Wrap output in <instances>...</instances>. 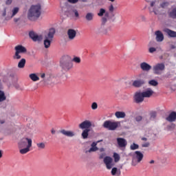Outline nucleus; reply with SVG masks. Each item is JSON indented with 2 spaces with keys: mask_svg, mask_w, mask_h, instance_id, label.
Returning <instances> with one entry per match:
<instances>
[{
  "mask_svg": "<svg viewBox=\"0 0 176 176\" xmlns=\"http://www.w3.org/2000/svg\"><path fill=\"white\" fill-rule=\"evenodd\" d=\"M170 6V2L168 1H162L161 3L156 1H150V6L148 7V10L150 13H154L155 16H158L159 14H162L160 12V9H167L168 7Z\"/></svg>",
  "mask_w": 176,
  "mask_h": 176,
  "instance_id": "f257e3e1",
  "label": "nucleus"
},
{
  "mask_svg": "<svg viewBox=\"0 0 176 176\" xmlns=\"http://www.w3.org/2000/svg\"><path fill=\"white\" fill-rule=\"evenodd\" d=\"M41 10L42 7L40 4L32 6L29 10L28 16L30 20H36L41 17Z\"/></svg>",
  "mask_w": 176,
  "mask_h": 176,
  "instance_id": "f03ea898",
  "label": "nucleus"
},
{
  "mask_svg": "<svg viewBox=\"0 0 176 176\" xmlns=\"http://www.w3.org/2000/svg\"><path fill=\"white\" fill-rule=\"evenodd\" d=\"M60 67L64 71H69V69L74 67L72 58L68 55L63 56L60 59Z\"/></svg>",
  "mask_w": 176,
  "mask_h": 176,
  "instance_id": "7ed1b4c3",
  "label": "nucleus"
},
{
  "mask_svg": "<svg viewBox=\"0 0 176 176\" xmlns=\"http://www.w3.org/2000/svg\"><path fill=\"white\" fill-rule=\"evenodd\" d=\"M54 34H56V29L52 28L49 30L48 33L44 36V46L45 49H49L52 42H53V38H54Z\"/></svg>",
  "mask_w": 176,
  "mask_h": 176,
  "instance_id": "20e7f679",
  "label": "nucleus"
},
{
  "mask_svg": "<svg viewBox=\"0 0 176 176\" xmlns=\"http://www.w3.org/2000/svg\"><path fill=\"white\" fill-rule=\"evenodd\" d=\"M144 159V154L141 153V151H135V153L132 155V162L131 165L133 166V167H135L138 163H141L142 162V160Z\"/></svg>",
  "mask_w": 176,
  "mask_h": 176,
  "instance_id": "39448f33",
  "label": "nucleus"
},
{
  "mask_svg": "<svg viewBox=\"0 0 176 176\" xmlns=\"http://www.w3.org/2000/svg\"><path fill=\"white\" fill-rule=\"evenodd\" d=\"M15 54L13 56L14 60H20L21 58V54L27 53V48L21 45H16L14 47Z\"/></svg>",
  "mask_w": 176,
  "mask_h": 176,
  "instance_id": "423d86ee",
  "label": "nucleus"
},
{
  "mask_svg": "<svg viewBox=\"0 0 176 176\" xmlns=\"http://www.w3.org/2000/svg\"><path fill=\"white\" fill-rule=\"evenodd\" d=\"M65 14L67 17L70 19H79V12L74 7H68L67 10L65 12Z\"/></svg>",
  "mask_w": 176,
  "mask_h": 176,
  "instance_id": "0eeeda50",
  "label": "nucleus"
},
{
  "mask_svg": "<svg viewBox=\"0 0 176 176\" xmlns=\"http://www.w3.org/2000/svg\"><path fill=\"white\" fill-rule=\"evenodd\" d=\"M119 124H120V122H113L112 120H106L103 123V127L104 129H107V130L113 131L116 130L117 127H119Z\"/></svg>",
  "mask_w": 176,
  "mask_h": 176,
  "instance_id": "6e6552de",
  "label": "nucleus"
},
{
  "mask_svg": "<svg viewBox=\"0 0 176 176\" xmlns=\"http://www.w3.org/2000/svg\"><path fill=\"white\" fill-rule=\"evenodd\" d=\"M18 146L19 149L25 147L31 148L32 146V139L27 137L23 138L18 143Z\"/></svg>",
  "mask_w": 176,
  "mask_h": 176,
  "instance_id": "1a4fd4ad",
  "label": "nucleus"
},
{
  "mask_svg": "<svg viewBox=\"0 0 176 176\" xmlns=\"http://www.w3.org/2000/svg\"><path fill=\"white\" fill-rule=\"evenodd\" d=\"M164 69H166V65H164V63H157L153 67V71L155 75H162Z\"/></svg>",
  "mask_w": 176,
  "mask_h": 176,
  "instance_id": "9d476101",
  "label": "nucleus"
},
{
  "mask_svg": "<svg viewBox=\"0 0 176 176\" xmlns=\"http://www.w3.org/2000/svg\"><path fill=\"white\" fill-rule=\"evenodd\" d=\"M103 163L105 164L107 170H111L115 166V162H113V159L110 156H106L103 160Z\"/></svg>",
  "mask_w": 176,
  "mask_h": 176,
  "instance_id": "9b49d317",
  "label": "nucleus"
},
{
  "mask_svg": "<svg viewBox=\"0 0 176 176\" xmlns=\"http://www.w3.org/2000/svg\"><path fill=\"white\" fill-rule=\"evenodd\" d=\"M144 98H145L141 91L135 92L133 96V100L136 104H141V102H144Z\"/></svg>",
  "mask_w": 176,
  "mask_h": 176,
  "instance_id": "f8f14e48",
  "label": "nucleus"
},
{
  "mask_svg": "<svg viewBox=\"0 0 176 176\" xmlns=\"http://www.w3.org/2000/svg\"><path fill=\"white\" fill-rule=\"evenodd\" d=\"M79 129L81 130H86L91 127V122L90 120H85L78 125Z\"/></svg>",
  "mask_w": 176,
  "mask_h": 176,
  "instance_id": "ddd939ff",
  "label": "nucleus"
},
{
  "mask_svg": "<svg viewBox=\"0 0 176 176\" xmlns=\"http://www.w3.org/2000/svg\"><path fill=\"white\" fill-rule=\"evenodd\" d=\"M144 98H151L155 94V91L151 88H147L145 91L142 92Z\"/></svg>",
  "mask_w": 176,
  "mask_h": 176,
  "instance_id": "4468645a",
  "label": "nucleus"
},
{
  "mask_svg": "<svg viewBox=\"0 0 176 176\" xmlns=\"http://www.w3.org/2000/svg\"><path fill=\"white\" fill-rule=\"evenodd\" d=\"M155 39L157 42H163L164 41V35L160 30H157L155 32Z\"/></svg>",
  "mask_w": 176,
  "mask_h": 176,
  "instance_id": "2eb2a0df",
  "label": "nucleus"
},
{
  "mask_svg": "<svg viewBox=\"0 0 176 176\" xmlns=\"http://www.w3.org/2000/svg\"><path fill=\"white\" fill-rule=\"evenodd\" d=\"M29 36L34 41V42L42 41V36L38 35L36 33L34 32H30L29 33Z\"/></svg>",
  "mask_w": 176,
  "mask_h": 176,
  "instance_id": "dca6fc26",
  "label": "nucleus"
},
{
  "mask_svg": "<svg viewBox=\"0 0 176 176\" xmlns=\"http://www.w3.org/2000/svg\"><path fill=\"white\" fill-rule=\"evenodd\" d=\"M117 142L120 148H126L127 146V140L123 138H117Z\"/></svg>",
  "mask_w": 176,
  "mask_h": 176,
  "instance_id": "f3484780",
  "label": "nucleus"
},
{
  "mask_svg": "<svg viewBox=\"0 0 176 176\" xmlns=\"http://www.w3.org/2000/svg\"><path fill=\"white\" fill-rule=\"evenodd\" d=\"M67 36L70 41H74L76 38V31L74 29H69L67 30Z\"/></svg>",
  "mask_w": 176,
  "mask_h": 176,
  "instance_id": "a211bd4d",
  "label": "nucleus"
},
{
  "mask_svg": "<svg viewBox=\"0 0 176 176\" xmlns=\"http://www.w3.org/2000/svg\"><path fill=\"white\" fill-rule=\"evenodd\" d=\"M140 68L142 71H144L146 72H149L151 69H152V66L151 65L146 63V62H143L140 63Z\"/></svg>",
  "mask_w": 176,
  "mask_h": 176,
  "instance_id": "6ab92c4d",
  "label": "nucleus"
},
{
  "mask_svg": "<svg viewBox=\"0 0 176 176\" xmlns=\"http://www.w3.org/2000/svg\"><path fill=\"white\" fill-rule=\"evenodd\" d=\"M60 133L63 134V135H65V137H75V133L72 131L62 129L60 131Z\"/></svg>",
  "mask_w": 176,
  "mask_h": 176,
  "instance_id": "aec40b11",
  "label": "nucleus"
},
{
  "mask_svg": "<svg viewBox=\"0 0 176 176\" xmlns=\"http://www.w3.org/2000/svg\"><path fill=\"white\" fill-rule=\"evenodd\" d=\"M164 32L169 36V38H176V32L174 30H171L168 28H165L163 30Z\"/></svg>",
  "mask_w": 176,
  "mask_h": 176,
  "instance_id": "412c9836",
  "label": "nucleus"
},
{
  "mask_svg": "<svg viewBox=\"0 0 176 176\" xmlns=\"http://www.w3.org/2000/svg\"><path fill=\"white\" fill-rule=\"evenodd\" d=\"M143 85H145V81H144V80H136L132 83L133 87H141Z\"/></svg>",
  "mask_w": 176,
  "mask_h": 176,
  "instance_id": "4be33fe9",
  "label": "nucleus"
},
{
  "mask_svg": "<svg viewBox=\"0 0 176 176\" xmlns=\"http://www.w3.org/2000/svg\"><path fill=\"white\" fill-rule=\"evenodd\" d=\"M168 122H175L176 120V112H171L169 116L166 118Z\"/></svg>",
  "mask_w": 176,
  "mask_h": 176,
  "instance_id": "5701e85b",
  "label": "nucleus"
},
{
  "mask_svg": "<svg viewBox=\"0 0 176 176\" xmlns=\"http://www.w3.org/2000/svg\"><path fill=\"white\" fill-rule=\"evenodd\" d=\"M36 147L38 151H43L46 149V142H39L36 143Z\"/></svg>",
  "mask_w": 176,
  "mask_h": 176,
  "instance_id": "b1692460",
  "label": "nucleus"
},
{
  "mask_svg": "<svg viewBox=\"0 0 176 176\" xmlns=\"http://www.w3.org/2000/svg\"><path fill=\"white\" fill-rule=\"evenodd\" d=\"M85 19L86 21H93V20H94V13L87 12L85 14Z\"/></svg>",
  "mask_w": 176,
  "mask_h": 176,
  "instance_id": "393cba45",
  "label": "nucleus"
},
{
  "mask_svg": "<svg viewBox=\"0 0 176 176\" xmlns=\"http://www.w3.org/2000/svg\"><path fill=\"white\" fill-rule=\"evenodd\" d=\"M122 174L120 169H118V168H113L111 169V175L113 176H120Z\"/></svg>",
  "mask_w": 176,
  "mask_h": 176,
  "instance_id": "a878e982",
  "label": "nucleus"
},
{
  "mask_svg": "<svg viewBox=\"0 0 176 176\" xmlns=\"http://www.w3.org/2000/svg\"><path fill=\"white\" fill-rule=\"evenodd\" d=\"M89 133H90V129H84L81 133V137L83 140H86L89 138Z\"/></svg>",
  "mask_w": 176,
  "mask_h": 176,
  "instance_id": "bb28decb",
  "label": "nucleus"
},
{
  "mask_svg": "<svg viewBox=\"0 0 176 176\" xmlns=\"http://www.w3.org/2000/svg\"><path fill=\"white\" fill-rule=\"evenodd\" d=\"M115 116L118 119H123L126 118V113H124V111H117L115 113Z\"/></svg>",
  "mask_w": 176,
  "mask_h": 176,
  "instance_id": "cd10ccee",
  "label": "nucleus"
},
{
  "mask_svg": "<svg viewBox=\"0 0 176 176\" xmlns=\"http://www.w3.org/2000/svg\"><path fill=\"white\" fill-rule=\"evenodd\" d=\"M25 58H21L18 63V68H24L25 67Z\"/></svg>",
  "mask_w": 176,
  "mask_h": 176,
  "instance_id": "c85d7f7f",
  "label": "nucleus"
},
{
  "mask_svg": "<svg viewBox=\"0 0 176 176\" xmlns=\"http://www.w3.org/2000/svg\"><path fill=\"white\" fill-rule=\"evenodd\" d=\"M31 147H23L22 148H20L19 152L21 155H25V153H28L30 152V148Z\"/></svg>",
  "mask_w": 176,
  "mask_h": 176,
  "instance_id": "c756f323",
  "label": "nucleus"
},
{
  "mask_svg": "<svg viewBox=\"0 0 176 176\" xmlns=\"http://www.w3.org/2000/svg\"><path fill=\"white\" fill-rule=\"evenodd\" d=\"M169 17L171 19H176V7L172 9V10L168 13Z\"/></svg>",
  "mask_w": 176,
  "mask_h": 176,
  "instance_id": "7c9ffc66",
  "label": "nucleus"
},
{
  "mask_svg": "<svg viewBox=\"0 0 176 176\" xmlns=\"http://www.w3.org/2000/svg\"><path fill=\"white\" fill-rule=\"evenodd\" d=\"M3 101H6V95L3 91L0 90V102H3Z\"/></svg>",
  "mask_w": 176,
  "mask_h": 176,
  "instance_id": "2f4dec72",
  "label": "nucleus"
},
{
  "mask_svg": "<svg viewBox=\"0 0 176 176\" xmlns=\"http://www.w3.org/2000/svg\"><path fill=\"white\" fill-rule=\"evenodd\" d=\"M29 77L33 80V82H36L37 80H39V77L36 76V74H30Z\"/></svg>",
  "mask_w": 176,
  "mask_h": 176,
  "instance_id": "473e14b6",
  "label": "nucleus"
},
{
  "mask_svg": "<svg viewBox=\"0 0 176 176\" xmlns=\"http://www.w3.org/2000/svg\"><path fill=\"white\" fill-rule=\"evenodd\" d=\"M156 116H157V113L156 111H151L150 113L151 120H155V119H156Z\"/></svg>",
  "mask_w": 176,
  "mask_h": 176,
  "instance_id": "72a5a7b5",
  "label": "nucleus"
},
{
  "mask_svg": "<svg viewBox=\"0 0 176 176\" xmlns=\"http://www.w3.org/2000/svg\"><path fill=\"white\" fill-rule=\"evenodd\" d=\"M113 157H114V162L116 163H118V162H119L120 160V155H119V154L114 153H113Z\"/></svg>",
  "mask_w": 176,
  "mask_h": 176,
  "instance_id": "f704fd0d",
  "label": "nucleus"
},
{
  "mask_svg": "<svg viewBox=\"0 0 176 176\" xmlns=\"http://www.w3.org/2000/svg\"><path fill=\"white\" fill-rule=\"evenodd\" d=\"M138 148H140V146L135 143H133L131 146H130V149L131 151H135V149H138Z\"/></svg>",
  "mask_w": 176,
  "mask_h": 176,
  "instance_id": "c9c22d12",
  "label": "nucleus"
},
{
  "mask_svg": "<svg viewBox=\"0 0 176 176\" xmlns=\"http://www.w3.org/2000/svg\"><path fill=\"white\" fill-rule=\"evenodd\" d=\"M105 9L100 8L99 12L98 13V16H99V17H102V16L105 14Z\"/></svg>",
  "mask_w": 176,
  "mask_h": 176,
  "instance_id": "e433bc0d",
  "label": "nucleus"
},
{
  "mask_svg": "<svg viewBox=\"0 0 176 176\" xmlns=\"http://www.w3.org/2000/svg\"><path fill=\"white\" fill-rule=\"evenodd\" d=\"M19 8L17 7L14 8V9L12 10V14L11 17H14V16H16V14L19 13Z\"/></svg>",
  "mask_w": 176,
  "mask_h": 176,
  "instance_id": "4c0bfd02",
  "label": "nucleus"
},
{
  "mask_svg": "<svg viewBox=\"0 0 176 176\" xmlns=\"http://www.w3.org/2000/svg\"><path fill=\"white\" fill-rule=\"evenodd\" d=\"M148 84H150L151 86H157L159 85V82L155 80H151L148 81Z\"/></svg>",
  "mask_w": 176,
  "mask_h": 176,
  "instance_id": "58836bf2",
  "label": "nucleus"
},
{
  "mask_svg": "<svg viewBox=\"0 0 176 176\" xmlns=\"http://www.w3.org/2000/svg\"><path fill=\"white\" fill-rule=\"evenodd\" d=\"M105 157H107V153H100V154H99V159H100V160H102V159H103V160H104V159H105Z\"/></svg>",
  "mask_w": 176,
  "mask_h": 176,
  "instance_id": "ea45409f",
  "label": "nucleus"
},
{
  "mask_svg": "<svg viewBox=\"0 0 176 176\" xmlns=\"http://www.w3.org/2000/svg\"><path fill=\"white\" fill-rule=\"evenodd\" d=\"M98 151V147H91L88 151L89 153H91V152H97Z\"/></svg>",
  "mask_w": 176,
  "mask_h": 176,
  "instance_id": "a19ab883",
  "label": "nucleus"
},
{
  "mask_svg": "<svg viewBox=\"0 0 176 176\" xmlns=\"http://www.w3.org/2000/svg\"><path fill=\"white\" fill-rule=\"evenodd\" d=\"M112 31V28L111 26L108 27L106 30H104L103 31V34H104V35L108 34V32Z\"/></svg>",
  "mask_w": 176,
  "mask_h": 176,
  "instance_id": "79ce46f5",
  "label": "nucleus"
},
{
  "mask_svg": "<svg viewBox=\"0 0 176 176\" xmlns=\"http://www.w3.org/2000/svg\"><path fill=\"white\" fill-rule=\"evenodd\" d=\"M98 108V104H97V102H94L91 104V109L96 110Z\"/></svg>",
  "mask_w": 176,
  "mask_h": 176,
  "instance_id": "37998d69",
  "label": "nucleus"
},
{
  "mask_svg": "<svg viewBox=\"0 0 176 176\" xmlns=\"http://www.w3.org/2000/svg\"><path fill=\"white\" fill-rule=\"evenodd\" d=\"M72 61H74V63H77V64H79L80 63V58H79V57H74L72 59Z\"/></svg>",
  "mask_w": 176,
  "mask_h": 176,
  "instance_id": "c03bdc74",
  "label": "nucleus"
},
{
  "mask_svg": "<svg viewBox=\"0 0 176 176\" xmlns=\"http://www.w3.org/2000/svg\"><path fill=\"white\" fill-rule=\"evenodd\" d=\"M174 127H175V125L171 124V125H168L166 129H167L168 131H171V130H173L174 129Z\"/></svg>",
  "mask_w": 176,
  "mask_h": 176,
  "instance_id": "a18cd8bd",
  "label": "nucleus"
},
{
  "mask_svg": "<svg viewBox=\"0 0 176 176\" xmlns=\"http://www.w3.org/2000/svg\"><path fill=\"white\" fill-rule=\"evenodd\" d=\"M67 2H69V3H78L79 2V0H67Z\"/></svg>",
  "mask_w": 176,
  "mask_h": 176,
  "instance_id": "49530a36",
  "label": "nucleus"
},
{
  "mask_svg": "<svg viewBox=\"0 0 176 176\" xmlns=\"http://www.w3.org/2000/svg\"><path fill=\"white\" fill-rule=\"evenodd\" d=\"M149 53H155L156 52V48L151 47L148 49Z\"/></svg>",
  "mask_w": 176,
  "mask_h": 176,
  "instance_id": "de8ad7c7",
  "label": "nucleus"
},
{
  "mask_svg": "<svg viewBox=\"0 0 176 176\" xmlns=\"http://www.w3.org/2000/svg\"><path fill=\"white\" fill-rule=\"evenodd\" d=\"M113 10H115V8L113 7V5H111L109 7V11L111 12V13H113Z\"/></svg>",
  "mask_w": 176,
  "mask_h": 176,
  "instance_id": "09e8293b",
  "label": "nucleus"
},
{
  "mask_svg": "<svg viewBox=\"0 0 176 176\" xmlns=\"http://www.w3.org/2000/svg\"><path fill=\"white\" fill-rule=\"evenodd\" d=\"M98 142H100V141H98L97 142H94L91 144V146L92 148H98V147H97V144H98Z\"/></svg>",
  "mask_w": 176,
  "mask_h": 176,
  "instance_id": "8fccbe9b",
  "label": "nucleus"
},
{
  "mask_svg": "<svg viewBox=\"0 0 176 176\" xmlns=\"http://www.w3.org/2000/svg\"><path fill=\"white\" fill-rule=\"evenodd\" d=\"M136 122H141L142 120V116H139L135 118Z\"/></svg>",
  "mask_w": 176,
  "mask_h": 176,
  "instance_id": "3c124183",
  "label": "nucleus"
},
{
  "mask_svg": "<svg viewBox=\"0 0 176 176\" xmlns=\"http://www.w3.org/2000/svg\"><path fill=\"white\" fill-rule=\"evenodd\" d=\"M149 142H146L142 145V148H148L149 146Z\"/></svg>",
  "mask_w": 176,
  "mask_h": 176,
  "instance_id": "603ef678",
  "label": "nucleus"
},
{
  "mask_svg": "<svg viewBox=\"0 0 176 176\" xmlns=\"http://www.w3.org/2000/svg\"><path fill=\"white\" fill-rule=\"evenodd\" d=\"M107 18H105V17H102V24H105V23H107Z\"/></svg>",
  "mask_w": 176,
  "mask_h": 176,
  "instance_id": "864d4df0",
  "label": "nucleus"
},
{
  "mask_svg": "<svg viewBox=\"0 0 176 176\" xmlns=\"http://www.w3.org/2000/svg\"><path fill=\"white\" fill-rule=\"evenodd\" d=\"M98 151H99L101 153H104V152H105V148H98Z\"/></svg>",
  "mask_w": 176,
  "mask_h": 176,
  "instance_id": "5fc2aeb1",
  "label": "nucleus"
},
{
  "mask_svg": "<svg viewBox=\"0 0 176 176\" xmlns=\"http://www.w3.org/2000/svg\"><path fill=\"white\" fill-rule=\"evenodd\" d=\"M12 0H7L6 1V5H10L12 3Z\"/></svg>",
  "mask_w": 176,
  "mask_h": 176,
  "instance_id": "6e6d98bb",
  "label": "nucleus"
},
{
  "mask_svg": "<svg viewBox=\"0 0 176 176\" xmlns=\"http://www.w3.org/2000/svg\"><path fill=\"white\" fill-rule=\"evenodd\" d=\"M2 16H3V17H5V16H6V8H4V9H3V12Z\"/></svg>",
  "mask_w": 176,
  "mask_h": 176,
  "instance_id": "4d7b16f0",
  "label": "nucleus"
},
{
  "mask_svg": "<svg viewBox=\"0 0 176 176\" xmlns=\"http://www.w3.org/2000/svg\"><path fill=\"white\" fill-rule=\"evenodd\" d=\"M141 19L142 20V21H145L146 20V18L145 17V16L142 15L141 16Z\"/></svg>",
  "mask_w": 176,
  "mask_h": 176,
  "instance_id": "13d9d810",
  "label": "nucleus"
},
{
  "mask_svg": "<svg viewBox=\"0 0 176 176\" xmlns=\"http://www.w3.org/2000/svg\"><path fill=\"white\" fill-rule=\"evenodd\" d=\"M6 121L5 120H1L0 119V124H4V123L6 122Z\"/></svg>",
  "mask_w": 176,
  "mask_h": 176,
  "instance_id": "bf43d9fd",
  "label": "nucleus"
},
{
  "mask_svg": "<svg viewBox=\"0 0 176 176\" xmlns=\"http://www.w3.org/2000/svg\"><path fill=\"white\" fill-rule=\"evenodd\" d=\"M46 76V74H45L44 73H43L41 75V78H42V79H45V77Z\"/></svg>",
  "mask_w": 176,
  "mask_h": 176,
  "instance_id": "052dcab7",
  "label": "nucleus"
},
{
  "mask_svg": "<svg viewBox=\"0 0 176 176\" xmlns=\"http://www.w3.org/2000/svg\"><path fill=\"white\" fill-rule=\"evenodd\" d=\"M104 16L105 17H109V13L105 11Z\"/></svg>",
  "mask_w": 176,
  "mask_h": 176,
  "instance_id": "680f3d73",
  "label": "nucleus"
},
{
  "mask_svg": "<svg viewBox=\"0 0 176 176\" xmlns=\"http://www.w3.org/2000/svg\"><path fill=\"white\" fill-rule=\"evenodd\" d=\"M51 133H52V134H56V131L54 129H52L51 130Z\"/></svg>",
  "mask_w": 176,
  "mask_h": 176,
  "instance_id": "e2e57ef3",
  "label": "nucleus"
},
{
  "mask_svg": "<svg viewBox=\"0 0 176 176\" xmlns=\"http://www.w3.org/2000/svg\"><path fill=\"white\" fill-rule=\"evenodd\" d=\"M142 141H148L146 138H142Z\"/></svg>",
  "mask_w": 176,
  "mask_h": 176,
  "instance_id": "0e129e2a",
  "label": "nucleus"
},
{
  "mask_svg": "<svg viewBox=\"0 0 176 176\" xmlns=\"http://www.w3.org/2000/svg\"><path fill=\"white\" fill-rule=\"evenodd\" d=\"M16 89H20V85L19 84L15 85Z\"/></svg>",
  "mask_w": 176,
  "mask_h": 176,
  "instance_id": "69168bd1",
  "label": "nucleus"
},
{
  "mask_svg": "<svg viewBox=\"0 0 176 176\" xmlns=\"http://www.w3.org/2000/svg\"><path fill=\"white\" fill-rule=\"evenodd\" d=\"M3 156V152L1 150H0V159Z\"/></svg>",
  "mask_w": 176,
  "mask_h": 176,
  "instance_id": "338daca9",
  "label": "nucleus"
},
{
  "mask_svg": "<svg viewBox=\"0 0 176 176\" xmlns=\"http://www.w3.org/2000/svg\"><path fill=\"white\" fill-rule=\"evenodd\" d=\"M14 23H17V21H19V19H14Z\"/></svg>",
  "mask_w": 176,
  "mask_h": 176,
  "instance_id": "774afa93",
  "label": "nucleus"
}]
</instances>
